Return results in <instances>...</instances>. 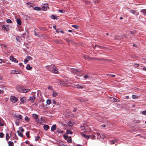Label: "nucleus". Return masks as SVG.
I'll return each instance as SVG.
<instances>
[{
	"label": "nucleus",
	"instance_id": "obj_1",
	"mask_svg": "<svg viewBox=\"0 0 146 146\" xmlns=\"http://www.w3.org/2000/svg\"><path fill=\"white\" fill-rule=\"evenodd\" d=\"M48 68V70L54 73H57L58 72V69H56V67H55L54 66H47Z\"/></svg>",
	"mask_w": 146,
	"mask_h": 146
},
{
	"label": "nucleus",
	"instance_id": "obj_2",
	"mask_svg": "<svg viewBox=\"0 0 146 146\" xmlns=\"http://www.w3.org/2000/svg\"><path fill=\"white\" fill-rule=\"evenodd\" d=\"M16 89L18 91L23 93L28 92L30 90V89H23L20 86H17L16 87Z\"/></svg>",
	"mask_w": 146,
	"mask_h": 146
},
{
	"label": "nucleus",
	"instance_id": "obj_3",
	"mask_svg": "<svg viewBox=\"0 0 146 146\" xmlns=\"http://www.w3.org/2000/svg\"><path fill=\"white\" fill-rule=\"evenodd\" d=\"M63 137L69 143H72V139L70 136L68 137V135L64 134L63 135Z\"/></svg>",
	"mask_w": 146,
	"mask_h": 146
},
{
	"label": "nucleus",
	"instance_id": "obj_4",
	"mask_svg": "<svg viewBox=\"0 0 146 146\" xmlns=\"http://www.w3.org/2000/svg\"><path fill=\"white\" fill-rule=\"evenodd\" d=\"M22 73V71L19 70H13L10 72L11 74H20Z\"/></svg>",
	"mask_w": 146,
	"mask_h": 146
},
{
	"label": "nucleus",
	"instance_id": "obj_5",
	"mask_svg": "<svg viewBox=\"0 0 146 146\" xmlns=\"http://www.w3.org/2000/svg\"><path fill=\"white\" fill-rule=\"evenodd\" d=\"M70 70L71 72L76 73L77 74H78V73H79L81 71V70H80L73 68H70Z\"/></svg>",
	"mask_w": 146,
	"mask_h": 146
},
{
	"label": "nucleus",
	"instance_id": "obj_6",
	"mask_svg": "<svg viewBox=\"0 0 146 146\" xmlns=\"http://www.w3.org/2000/svg\"><path fill=\"white\" fill-rule=\"evenodd\" d=\"M10 99L11 101L13 103L15 102L18 100V98L13 96L11 97Z\"/></svg>",
	"mask_w": 146,
	"mask_h": 146
},
{
	"label": "nucleus",
	"instance_id": "obj_7",
	"mask_svg": "<svg viewBox=\"0 0 146 146\" xmlns=\"http://www.w3.org/2000/svg\"><path fill=\"white\" fill-rule=\"evenodd\" d=\"M58 83L62 86H66V82L64 81L59 80Z\"/></svg>",
	"mask_w": 146,
	"mask_h": 146
},
{
	"label": "nucleus",
	"instance_id": "obj_8",
	"mask_svg": "<svg viewBox=\"0 0 146 146\" xmlns=\"http://www.w3.org/2000/svg\"><path fill=\"white\" fill-rule=\"evenodd\" d=\"M31 57L28 56H27L25 59L24 60L25 64H26L30 60H31Z\"/></svg>",
	"mask_w": 146,
	"mask_h": 146
},
{
	"label": "nucleus",
	"instance_id": "obj_9",
	"mask_svg": "<svg viewBox=\"0 0 146 146\" xmlns=\"http://www.w3.org/2000/svg\"><path fill=\"white\" fill-rule=\"evenodd\" d=\"M10 59L13 62H14L15 63H18V61L15 58H14L13 56H11L10 57Z\"/></svg>",
	"mask_w": 146,
	"mask_h": 146
},
{
	"label": "nucleus",
	"instance_id": "obj_10",
	"mask_svg": "<svg viewBox=\"0 0 146 146\" xmlns=\"http://www.w3.org/2000/svg\"><path fill=\"white\" fill-rule=\"evenodd\" d=\"M48 8V6L47 4H44L42 6V10L45 11Z\"/></svg>",
	"mask_w": 146,
	"mask_h": 146
},
{
	"label": "nucleus",
	"instance_id": "obj_11",
	"mask_svg": "<svg viewBox=\"0 0 146 146\" xmlns=\"http://www.w3.org/2000/svg\"><path fill=\"white\" fill-rule=\"evenodd\" d=\"M20 99L21 102H22L23 103H25L26 101V99L25 97L23 96L21 97Z\"/></svg>",
	"mask_w": 146,
	"mask_h": 146
},
{
	"label": "nucleus",
	"instance_id": "obj_12",
	"mask_svg": "<svg viewBox=\"0 0 146 146\" xmlns=\"http://www.w3.org/2000/svg\"><path fill=\"white\" fill-rule=\"evenodd\" d=\"M36 97L34 96H32L30 98L28 99V100L30 101L31 102H34L35 99Z\"/></svg>",
	"mask_w": 146,
	"mask_h": 146
},
{
	"label": "nucleus",
	"instance_id": "obj_13",
	"mask_svg": "<svg viewBox=\"0 0 146 146\" xmlns=\"http://www.w3.org/2000/svg\"><path fill=\"white\" fill-rule=\"evenodd\" d=\"M129 11L132 14L136 15H137L139 14V13L136 11L131 10H130Z\"/></svg>",
	"mask_w": 146,
	"mask_h": 146
},
{
	"label": "nucleus",
	"instance_id": "obj_14",
	"mask_svg": "<svg viewBox=\"0 0 146 146\" xmlns=\"http://www.w3.org/2000/svg\"><path fill=\"white\" fill-rule=\"evenodd\" d=\"M3 29L6 31H7L9 30V26L7 25H3L2 26Z\"/></svg>",
	"mask_w": 146,
	"mask_h": 146
},
{
	"label": "nucleus",
	"instance_id": "obj_15",
	"mask_svg": "<svg viewBox=\"0 0 146 146\" xmlns=\"http://www.w3.org/2000/svg\"><path fill=\"white\" fill-rule=\"evenodd\" d=\"M64 39L66 41V42L68 43H74V42L72 40L69 39Z\"/></svg>",
	"mask_w": 146,
	"mask_h": 146
},
{
	"label": "nucleus",
	"instance_id": "obj_16",
	"mask_svg": "<svg viewBox=\"0 0 146 146\" xmlns=\"http://www.w3.org/2000/svg\"><path fill=\"white\" fill-rule=\"evenodd\" d=\"M75 85L76 86V87L78 88L82 89L84 87V86L80 85L78 84H75Z\"/></svg>",
	"mask_w": 146,
	"mask_h": 146
},
{
	"label": "nucleus",
	"instance_id": "obj_17",
	"mask_svg": "<svg viewBox=\"0 0 146 146\" xmlns=\"http://www.w3.org/2000/svg\"><path fill=\"white\" fill-rule=\"evenodd\" d=\"M42 118H41L40 119H38H38H35L36 121L38 123L40 124H41L42 123Z\"/></svg>",
	"mask_w": 146,
	"mask_h": 146
},
{
	"label": "nucleus",
	"instance_id": "obj_18",
	"mask_svg": "<svg viewBox=\"0 0 146 146\" xmlns=\"http://www.w3.org/2000/svg\"><path fill=\"white\" fill-rule=\"evenodd\" d=\"M42 118H41L40 119H38H38H35L36 121L38 123L40 124H41L42 123Z\"/></svg>",
	"mask_w": 146,
	"mask_h": 146
},
{
	"label": "nucleus",
	"instance_id": "obj_19",
	"mask_svg": "<svg viewBox=\"0 0 146 146\" xmlns=\"http://www.w3.org/2000/svg\"><path fill=\"white\" fill-rule=\"evenodd\" d=\"M81 135L83 137L87 139H88L90 138L89 135H86V134H82Z\"/></svg>",
	"mask_w": 146,
	"mask_h": 146
},
{
	"label": "nucleus",
	"instance_id": "obj_20",
	"mask_svg": "<svg viewBox=\"0 0 146 146\" xmlns=\"http://www.w3.org/2000/svg\"><path fill=\"white\" fill-rule=\"evenodd\" d=\"M117 139H115L114 140H111L109 142L111 144H114L117 141Z\"/></svg>",
	"mask_w": 146,
	"mask_h": 146
},
{
	"label": "nucleus",
	"instance_id": "obj_21",
	"mask_svg": "<svg viewBox=\"0 0 146 146\" xmlns=\"http://www.w3.org/2000/svg\"><path fill=\"white\" fill-rule=\"evenodd\" d=\"M58 95V93L54 91H53V93L52 94V96L53 97H55L57 96Z\"/></svg>",
	"mask_w": 146,
	"mask_h": 146
},
{
	"label": "nucleus",
	"instance_id": "obj_22",
	"mask_svg": "<svg viewBox=\"0 0 146 146\" xmlns=\"http://www.w3.org/2000/svg\"><path fill=\"white\" fill-rule=\"evenodd\" d=\"M56 129V126L55 125H53L51 127V131H54Z\"/></svg>",
	"mask_w": 146,
	"mask_h": 146
},
{
	"label": "nucleus",
	"instance_id": "obj_23",
	"mask_svg": "<svg viewBox=\"0 0 146 146\" xmlns=\"http://www.w3.org/2000/svg\"><path fill=\"white\" fill-rule=\"evenodd\" d=\"M141 12L144 15L146 16V9L141 10Z\"/></svg>",
	"mask_w": 146,
	"mask_h": 146
},
{
	"label": "nucleus",
	"instance_id": "obj_24",
	"mask_svg": "<svg viewBox=\"0 0 146 146\" xmlns=\"http://www.w3.org/2000/svg\"><path fill=\"white\" fill-rule=\"evenodd\" d=\"M56 31L58 33H59V32H60L62 34H64V32L63 31L60 30V29H57Z\"/></svg>",
	"mask_w": 146,
	"mask_h": 146
},
{
	"label": "nucleus",
	"instance_id": "obj_25",
	"mask_svg": "<svg viewBox=\"0 0 146 146\" xmlns=\"http://www.w3.org/2000/svg\"><path fill=\"white\" fill-rule=\"evenodd\" d=\"M17 22L18 24L21 25V21L20 19L18 18L17 19Z\"/></svg>",
	"mask_w": 146,
	"mask_h": 146
},
{
	"label": "nucleus",
	"instance_id": "obj_26",
	"mask_svg": "<svg viewBox=\"0 0 146 146\" xmlns=\"http://www.w3.org/2000/svg\"><path fill=\"white\" fill-rule=\"evenodd\" d=\"M33 117L36 119L38 118V115L36 114H33L32 115Z\"/></svg>",
	"mask_w": 146,
	"mask_h": 146
},
{
	"label": "nucleus",
	"instance_id": "obj_27",
	"mask_svg": "<svg viewBox=\"0 0 146 146\" xmlns=\"http://www.w3.org/2000/svg\"><path fill=\"white\" fill-rule=\"evenodd\" d=\"M43 127L44 129L46 130H47L49 129V126L47 125H44Z\"/></svg>",
	"mask_w": 146,
	"mask_h": 146
},
{
	"label": "nucleus",
	"instance_id": "obj_28",
	"mask_svg": "<svg viewBox=\"0 0 146 146\" xmlns=\"http://www.w3.org/2000/svg\"><path fill=\"white\" fill-rule=\"evenodd\" d=\"M17 133H18V134L19 136H20L21 137H23V134L20 131H17Z\"/></svg>",
	"mask_w": 146,
	"mask_h": 146
},
{
	"label": "nucleus",
	"instance_id": "obj_29",
	"mask_svg": "<svg viewBox=\"0 0 146 146\" xmlns=\"http://www.w3.org/2000/svg\"><path fill=\"white\" fill-rule=\"evenodd\" d=\"M16 39V40L19 42H21L22 40L21 38L19 36H17Z\"/></svg>",
	"mask_w": 146,
	"mask_h": 146
},
{
	"label": "nucleus",
	"instance_id": "obj_30",
	"mask_svg": "<svg viewBox=\"0 0 146 146\" xmlns=\"http://www.w3.org/2000/svg\"><path fill=\"white\" fill-rule=\"evenodd\" d=\"M26 68L27 70H31L32 69V67H31L29 64L27 65Z\"/></svg>",
	"mask_w": 146,
	"mask_h": 146
},
{
	"label": "nucleus",
	"instance_id": "obj_31",
	"mask_svg": "<svg viewBox=\"0 0 146 146\" xmlns=\"http://www.w3.org/2000/svg\"><path fill=\"white\" fill-rule=\"evenodd\" d=\"M8 146H13L14 144L13 142L9 141L8 142Z\"/></svg>",
	"mask_w": 146,
	"mask_h": 146
},
{
	"label": "nucleus",
	"instance_id": "obj_32",
	"mask_svg": "<svg viewBox=\"0 0 146 146\" xmlns=\"http://www.w3.org/2000/svg\"><path fill=\"white\" fill-rule=\"evenodd\" d=\"M16 117L17 118H19V119H18V120H20V119H21L22 118V116L20 115H17L16 116Z\"/></svg>",
	"mask_w": 146,
	"mask_h": 146
},
{
	"label": "nucleus",
	"instance_id": "obj_33",
	"mask_svg": "<svg viewBox=\"0 0 146 146\" xmlns=\"http://www.w3.org/2000/svg\"><path fill=\"white\" fill-rule=\"evenodd\" d=\"M132 98L134 99H136L138 98V96H137L135 95H132Z\"/></svg>",
	"mask_w": 146,
	"mask_h": 146
},
{
	"label": "nucleus",
	"instance_id": "obj_34",
	"mask_svg": "<svg viewBox=\"0 0 146 146\" xmlns=\"http://www.w3.org/2000/svg\"><path fill=\"white\" fill-rule=\"evenodd\" d=\"M10 137L9 134L8 133H7L6 134V139L7 140L9 139Z\"/></svg>",
	"mask_w": 146,
	"mask_h": 146
},
{
	"label": "nucleus",
	"instance_id": "obj_35",
	"mask_svg": "<svg viewBox=\"0 0 146 146\" xmlns=\"http://www.w3.org/2000/svg\"><path fill=\"white\" fill-rule=\"evenodd\" d=\"M34 9L36 10L39 11L41 9V8H39L38 7H35L34 8Z\"/></svg>",
	"mask_w": 146,
	"mask_h": 146
},
{
	"label": "nucleus",
	"instance_id": "obj_36",
	"mask_svg": "<svg viewBox=\"0 0 146 146\" xmlns=\"http://www.w3.org/2000/svg\"><path fill=\"white\" fill-rule=\"evenodd\" d=\"M95 47L96 48L98 47V48H99L100 49H103V48H104V47H103V46H100L98 45H96Z\"/></svg>",
	"mask_w": 146,
	"mask_h": 146
},
{
	"label": "nucleus",
	"instance_id": "obj_37",
	"mask_svg": "<svg viewBox=\"0 0 146 146\" xmlns=\"http://www.w3.org/2000/svg\"><path fill=\"white\" fill-rule=\"evenodd\" d=\"M51 102V101L50 100H46V103L48 105L50 104Z\"/></svg>",
	"mask_w": 146,
	"mask_h": 146
},
{
	"label": "nucleus",
	"instance_id": "obj_38",
	"mask_svg": "<svg viewBox=\"0 0 146 146\" xmlns=\"http://www.w3.org/2000/svg\"><path fill=\"white\" fill-rule=\"evenodd\" d=\"M74 123L71 122H69L68 123V125L70 127L72 126L73 125Z\"/></svg>",
	"mask_w": 146,
	"mask_h": 146
},
{
	"label": "nucleus",
	"instance_id": "obj_39",
	"mask_svg": "<svg viewBox=\"0 0 146 146\" xmlns=\"http://www.w3.org/2000/svg\"><path fill=\"white\" fill-rule=\"evenodd\" d=\"M51 18L52 19H57V17H56L54 15H52L51 16Z\"/></svg>",
	"mask_w": 146,
	"mask_h": 146
},
{
	"label": "nucleus",
	"instance_id": "obj_40",
	"mask_svg": "<svg viewBox=\"0 0 146 146\" xmlns=\"http://www.w3.org/2000/svg\"><path fill=\"white\" fill-rule=\"evenodd\" d=\"M90 138L92 139H94L96 137V136L94 135H89Z\"/></svg>",
	"mask_w": 146,
	"mask_h": 146
},
{
	"label": "nucleus",
	"instance_id": "obj_41",
	"mask_svg": "<svg viewBox=\"0 0 146 146\" xmlns=\"http://www.w3.org/2000/svg\"><path fill=\"white\" fill-rule=\"evenodd\" d=\"M100 137L101 138L103 139L104 138H105L106 137L105 136V135L104 134H103L101 135H100Z\"/></svg>",
	"mask_w": 146,
	"mask_h": 146
},
{
	"label": "nucleus",
	"instance_id": "obj_42",
	"mask_svg": "<svg viewBox=\"0 0 146 146\" xmlns=\"http://www.w3.org/2000/svg\"><path fill=\"white\" fill-rule=\"evenodd\" d=\"M67 133L68 134H72V132L69 130H67L66 131Z\"/></svg>",
	"mask_w": 146,
	"mask_h": 146
},
{
	"label": "nucleus",
	"instance_id": "obj_43",
	"mask_svg": "<svg viewBox=\"0 0 146 146\" xmlns=\"http://www.w3.org/2000/svg\"><path fill=\"white\" fill-rule=\"evenodd\" d=\"M19 129H20V131L21 132H23L24 131V129L22 127H20L19 128Z\"/></svg>",
	"mask_w": 146,
	"mask_h": 146
},
{
	"label": "nucleus",
	"instance_id": "obj_44",
	"mask_svg": "<svg viewBox=\"0 0 146 146\" xmlns=\"http://www.w3.org/2000/svg\"><path fill=\"white\" fill-rule=\"evenodd\" d=\"M6 22L8 23H12L11 20L9 19H7L6 21Z\"/></svg>",
	"mask_w": 146,
	"mask_h": 146
},
{
	"label": "nucleus",
	"instance_id": "obj_45",
	"mask_svg": "<svg viewBox=\"0 0 146 146\" xmlns=\"http://www.w3.org/2000/svg\"><path fill=\"white\" fill-rule=\"evenodd\" d=\"M110 100L112 102H114L115 98L112 97H110Z\"/></svg>",
	"mask_w": 146,
	"mask_h": 146
},
{
	"label": "nucleus",
	"instance_id": "obj_46",
	"mask_svg": "<svg viewBox=\"0 0 146 146\" xmlns=\"http://www.w3.org/2000/svg\"><path fill=\"white\" fill-rule=\"evenodd\" d=\"M4 135V134L3 133L0 132V137L3 138Z\"/></svg>",
	"mask_w": 146,
	"mask_h": 146
},
{
	"label": "nucleus",
	"instance_id": "obj_47",
	"mask_svg": "<svg viewBox=\"0 0 146 146\" xmlns=\"http://www.w3.org/2000/svg\"><path fill=\"white\" fill-rule=\"evenodd\" d=\"M72 26L74 28L76 29H77L78 27V26H77V25H72Z\"/></svg>",
	"mask_w": 146,
	"mask_h": 146
},
{
	"label": "nucleus",
	"instance_id": "obj_48",
	"mask_svg": "<svg viewBox=\"0 0 146 146\" xmlns=\"http://www.w3.org/2000/svg\"><path fill=\"white\" fill-rule=\"evenodd\" d=\"M26 135L28 138H29L30 137L29 136V133L28 131H27L26 132Z\"/></svg>",
	"mask_w": 146,
	"mask_h": 146
},
{
	"label": "nucleus",
	"instance_id": "obj_49",
	"mask_svg": "<svg viewBox=\"0 0 146 146\" xmlns=\"http://www.w3.org/2000/svg\"><path fill=\"white\" fill-rule=\"evenodd\" d=\"M25 120L26 121H28L29 120V117H28L26 116L25 118Z\"/></svg>",
	"mask_w": 146,
	"mask_h": 146
},
{
	"label": "nucleus",
	"instance_id": "obj_50",
	"mask_svg": "<svg viewBox=\"0 0 146 146\" xmlns=\"http://www.w3.org/2000/svg\"><path fill=\"white\" fill-rule=\"evenodd\" d=\"M80 128L82 129V130L84 131L85 130V128L84 126H82Z\"/></svg>",
	"mask_w": 146,
	"mask_h": 146
},
{
	"label": "nucleus",
	"instance_id": "obj_51",
	"mask_svg": "<svg viewBox=\"0 0 146 146\" xmlns=\"http://www.w3.org/2000/svg\"><path fill=\"white\" fill-rule=\"evenodd\" d=\"M39 138L40 137L38 136H37L36 137H35V140L36 141H37L39 139Z\"/></svg>",
	"mask_w": 146,
	"mask_h": 146
},
{
	"label": "nucleus",
	"instance_id": "obj_52",
	"mask_svg": "<svg viewBox=\"0 0 146 146\" xmlns=\"http://www.w3.org/2000/svg\"><path fill=\"white\" fill-rule=\"evenodd\" d=\"M139 66V65L137 64H135L134 65V66L135 68L138 67Z\"/></svg>",
	"mask_w": 146,
	"mask_h": 146
},
{
	"label": "nucleus",
	"instance_id": "obj_53",
	"mask_svg": "<svg viewBox=\"0 0 146 146\" xmlns=\"http://www.w3.org/2000/svg\"><path fill=\"white\" fill-rule=\"evenodd\" d=\"M59 11L60 13H63L65 12V11L63 10H59Z\"/></svg>",
	"mask_w": 146,
	"mask_h": 146
},
{
	"label": "nucleus",
	"instance_id": "obj_54",
	"mask_svg": "<svg viewBox=\"0 0 146 146\" xmlns=\"http://www.w3.org/2000/svg\"><path fill=\"white\" fill-rule=\"evenodd\" d=\"M142 114H143V115H146V110H145V111H143L142 112Z\"/></svg>",
	"mask_w": 146,
	"mask_h": 146
},
{
	"label": "nucleus",
	"instance_id": "obj_55",
	"mask_svg": "<svg viewBox=\"0 0 146 146\" xmlns=\"http://www.w3.org/2000/svg\"><path fill=\"white\" fill-rule=\"evenodd\" d=\"M119 100L115 98L114 101V102H119Z\"/></svg>",
	"mask_w": 146,
	"mask_h": 146
},
{
	"label": "nucleus",
	"instance_id": "obj_56",
	"mask_svg": "<svg viewBox=\"0 0 146 146\" xmlns=\"http://www.w3.org/2000/svg\"><path fill=\"white\" fill-rule=\"evenodd\" d=\"M52 103L54 104H56V101H55V100H52Z\"/></svg>",
	"mask_w": 146,
	"mask_h": 146
},
{
	"label": "nucleus",
	"instance_id": "obj_57",
	"mask_svg": "<svg viewBox=\"0 0 146 146\" xmlns=\"http://www.w3.org/2000/svg\"><path fill=\"white\" fill-rule=\"evenodd\" d=\"M48 89H51V90H52V87L51 86H48Z\"/></svg>",
	"mask_w": 146,
	"mask_h": 146
},
{
	"label": "nucleus",
	"instance_id": "obj_58",
	"mask_svg": "<svg viewBox=\"0 0 146 146\" xmlns=\"http://www.w3.org/2000/svg\"><path fill=\"white\" fill-rule=\"evenodd\" d=\"M15 124L16 125H19V122L17 121V120H16V122H15Z\"/></svg>",
	"mask_w": 146,
	"mask_h": 146
},
{
	"label": "nucleus",
	"instance_id": "obj_59",
	"mask_svg": "<svg viewBox=\"0 0 146 146\" xmlns=\"http://www.w3.org/2000/svg\"><path fill=\"white\" fill-rule=\"evenodd\" d=\"M3 123L0 121V126H3Z\"/></svg>",
	"mask_w": 146,
	"mask_h": 146
},
{
	"label": "nucleus",
	"instance_id": "obj_60",
	"mask_svg": "<svg viewBox=\"0 0 146 146\" xmlns=\"http://www.w3.org/2000/svg\"><path fill=\"white\" fill-rule=\"evenodd\" d=\"M108 75L111 76L112 77H115V75L113 74H108Z\"/></svg>",
	"mask_w": 146,
	"mask_h": 146
},
{
	"label": "nucleus",
	"instance_id": "obj_61",
	"mask_svg": "<svg viewBox=\"0 0 146 146\" xmlns=\"http://www.w3.org/2000/svg\"><path fill=\"white\" fill-rule=\"evenodd\" d=\"M53 28L56 30H56H57V29H56V26L55 25H54L53 26Z\"/></svg>",
	"mask_w": 146,
	"mask_h": 146
},
{
	"label": "nucleus",
	"instance_id": "obj_62",
	"mask_svg": "<svg viewBox=\"0 0 146 146\" xmlns=\"http://www.w3.org/2000/svg\"><path fill=\"white\" fill-rule=\"evenodd\" d=\"M4 92V91L3 90H0V93L3 94Z\"/></svg>",
	"mask_w": 146,
	"mask_h": 146
},
{
	"label": "nucleus",
	"instance_id": "obj_63",
	"mask_svg": "<svg viewBox=\"0 0 146 146\" xmlns=\"http://www.w3.org/2000/svg\"><path fill=\"white\" fill-rule=\"evenodd\" d=\"M19 65L20 66H23V64L21 63H20L19 64Z\"/></svg>",
	"mask_w": 146,
	"mask_h": 146
},
{
	"label": "nucleus",
	"instance_id": "obj_64",
	"mask_svg": "<svg viewBox=\"0 0 146 146\" xmlns=\"http://www.w3.org/2000/svg\"><path fill=\"white\" fill-rule=\"evenodd\" d=\"M143 70L146 71V67L143 68Z\"/></svg>",
	"mask_w": 146,
	"mask_h": 146
}]
</instances>
